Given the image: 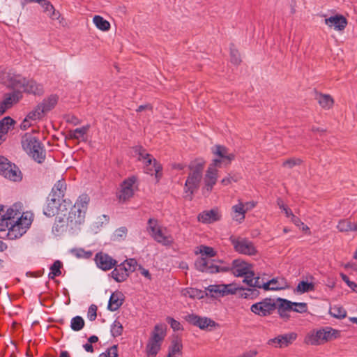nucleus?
<instances>
[{
  "mask_svg": "<svg viewBox=\"0 0 357 357\" xmlns=\"http://www.w3.org/2000/svg\"><path fill=\"white\" fill-rule=\"evenodd\" d=\"M196 268L202 272L208 273H225L231 271L236 277L252 276L253 272L252 264L242 260L234 259L231 264L224 261L208 260L204 257H201L195 261Z\"/></svg>",
  "mask_w": 357,
  "mask_h": 357,
  "instance_id": "1",
  "label": "nucleus"
},
{
  "mask_svg": "<svg viewBox=\"0 0 357 357\" xmlns=\"http://www.w3.org/2000/svg\"><path fill=\"white\" fill-rule=\"evenodd\" d=\"M0 82L14 90L22 89L24 92L41 96L45 91L43 84L33 79H26L20 75H16L4 68H0Z\"/></svg>",
  "mask_w": 357,
  "mask_h": 357,
  "instance_id": "2",
  "label": "nucleus"
},
{
  "mask_svg": "<svg viewBox=\"0 0 357 357\" xmlns=\"http://www.w3.org/2000/svg\"><path fill=\"white\" fill-rule=\"evenodd\" d=\"M205 165V160L198 158L191 162L189 165L190 173L185 182L184 194L185 198L191 201L193 195L199 188L200 183L203 177V170Z\"/></svg>",
  "mask_w": 357,
  "mask_h": 357,
  "instance_id": "3",
  "label": "nucleus"
},
{
  "mask_svg": "<svg viewBox=\"0 0 357 357\" xmlns=\"http://www.w3.org/2000/svg\"><path fill=\"white\" fill-rule=\"evenodd\" d=\"M89 202V197L86 194H82L77 198L73 206L70 208L66 222L69 226L70 230L78 228L85 219V214Z\"/></svg>",
  "mask_w": 357,
  "mask_h": 357,
  "instance_id": "4",
  "label": "nucleus"
},
{
  "mask_svg": "<svg viewBox=\"0 0 357 357\" xmlns=\"http://www.w3.org/2000/svg\"><path fill=\"white\" fill-rule=\"evenodd\" d=\"M147 224V231L154 241L165 247L173 245L174 239L172 235L166 227L160 226L156 219L149 218Z\"/></svg>",
  "mask_w": 357,
  "mask_h": 357,
  "instance_id": "5",
  "label": "nucleus"
},
{
  "mask_svg": "<svg viewBox=\"0 0 357 357\" xmlns=\"http://www.w3.org/2000/svg\"><path fill=\"white\" fill-rule=\"evenodd\" d=\"M166 328L164 324H158L154 326L146 347L147 357H155L160 351L166 336Z\"/></svg>",
  "mask_w": 357,
  "mask_h": 357,
  "instance_id": "6",
  "label": "nucleus"
},
{
  "mask_svg": "<svg viewBox=\"0 0 357 357\" xmlns=\"http://www.w3.org/2000/svg\"><path fill=\"white\" fill-rule=\"evenodd\" d=\"M22 146L24 151L38 163L44 162L46 156L45 150L36 137L26 136L22 140Z\"/></svg>",
  "mask_w": 357,
  "mask_h": 357,
  "instance_id": "7",
  "label": "nucleus"
},
{
  "mask_svg": "<svg viewBox=\"0 0 357 357\" xmlns=\"http://www.w3.org/2000/svg\"><path fill=\"white\" fill-rule=\"evenodd\" d=\"M337 331L331 327H324L318 330H312L307 333L304 342L309 345H321L335 338Z\"/></svg>",
  "mask_w": 357,
  "mask_h": 357,
  "instance_id": "8",
  "label": "nucleus"
},
{
  "mask_svg": "<svg viewBox=\"0 0 357 357\" xmlns=\"http://www.w3.org/2000/svg\"><path fill=\"white\" fill-rule=\"evenodd\" d=\"M31 216L29 213H22L17 220L12 222L7 232L8 238L15 240L22 236L31 224Z\"/></svg>",
  "mask_w": 357,
  "mask_h": 357,
  "instance_id": "9",
  "label": "nucleus"
},
{
  "mask_svg": "<svg viewBox=\"0 0 357 357\" xmlns=\"http://www.w3.org/2000/svg\"><path fill=\"white\" fill-rule=\"evenodd\" d=\"M58 101L59 96L56 94L48 96L27 114V117L33 121L41 119L45 114L55 107Z\"/></svg>",
  "mask_w": 357,
  "mask_h": 357,
  "instance_id": "10",
  "label": "nucleus"
},
{
  "mask_svg": "<svg viewBox=\"0 0 357 357\" xmlns=\"http://www.w3.org/2000/svg\"><path fill=\"white\" fill-rule=\"evenodd\" d=\"M71 206V202L68 199H63L62 202L60 200L56 199L51 197L47 200V204L43 209V213L47 217H53L56 213H61L63 216H66L65 211H68V207Z\"/></svg>",
  "mask_w": 357,
  "mask_h": 357,
  "instance_id": "11",
  "label": "nucleus"
},
{
  "mask_svg": "<svg viewBox=\"0 0 357 357\" xmlns=\"http://www.w3.org/2000/svg\"><path fill=\"white\" fill-rule=\"evenodd\" d=\"M229 241L234 250L240 254L255 255L257 253V249L253 243L246 238L231 236Z\"/></svg>",
  "mask_w": 357,
  "mask_h": 357,
  "instance_id": "12",
  "label": "nucleus"
},
{
  "mask_svg": "<svg viewBox=\"0 0 357 357\" xmlns=\"http://www.w3.org/2000/svg\"><path fill=\"white\" fill-rule=\"evenodd\" d=\"M239 288L235 284H211L206 288V295L212 297H223L235 294Z\"/></svg>",
  "mask_w": 357,
  "mask_h": 357,
  "instance_id": "13",
  "label": "nucleus"
},
{
  "mask_svg": "<svg viewBox=\"0 0 357 357\" xmlns=\"http://www.w3.org/2000/svg\"><path fill=\"white\" fill-rule=\"evenodd\" d=\"M136 181V177L132 176L125 179L121 183L119 190L116 195L120 202L124 203L132 197L136 188L135 185Z\"/></svg>",
  "mask_w": 357,
  "mask_h": 357,
  "instance_id": "14",
  "label": "nucleus"
},
{
  "mask_svg": "<svg viewBox=\"0 0 357 357\" xmlns=\"http://www.w3.org/2000/svg\"><path fill=\"white\" fill-rule=\"evenodd\" d=\"M220 167L221 160L219 159H213L212 163L208 167L204 178V189L206 191L211 192L215 185L218 176V171L216 167Z\"/></svg>",
  "mask_w": 357,
  "mask_h": 357,
  "instance_id": "15",
  "label": "nucleus"
},
{
  "mask_svg": "<svg viewBox=\"0 0 357 357\" xmlns=\"http://www.w3.org/2000/svg\"><path fill=\"white\" fill-rule=\"evenodd\" d=\"M276 308V303L273 299L264 298L260 302L254 303L250 307V311L256 315L266 317L272 314Z\"/></svg>",
  "mask_w": 357,
  "mask_h": 357,
  "instance_id": "16",
  "label": "nucleus"
},
{
  "mask_svg": "<svg viewBox=\"0 0 357 357\" xmlns=\"http://www.w3.org/2000/svg\"><path fill=\"white\" fill-rule=\"evenodd\" d=\"M244 283L248 284L250 287L263 288L265 290H279L284 289L283 286H272L270 284L273 283L274 280H268L264 282L260 277H255L254 271L252 272V276L248 275L243 279Z\"/></svg>",
  "mask_w": 357,
  "mask_h": 357,
  "instance_id": "17",
  "label": "nucleus"
},
{
  "mask_svg": "<svg viewBox=\"0 0 357 357\" xmlns=\"http://www.w3.org/2000/svg\"><path fill=\"white\" fill-rule=\"evenodd\" d=\"M185 320L190 324L199 327L202 330L208 327H214L218 325L213 320L206 317H200L195 314H190L185 316Z\"/></svg>",
  "mask_w": 357,
  "mask_h": 357,
  "instance_id": "18",
  "label": "nucleus"
},
{
  "mask_svg": "<svg viewBox=\"0 0 357 357\" xmlns=\"http://www.w3.org/2000/svg\"><path fill=\"white\" fill-rule=\"evenodd\" d=\"M94 261L97 267L105 271L111 270L117 263L114 258L103 252L96 253Z\"/></svg>",
  "mask_w": 357,
  "mask_h": 357,
  "instance_id": "19",
  "label": "nucleus"
},
{
  "mask_svg": "<svg viewBox=\"0 0 357 357\" xmlns=\"http://www.w3.org/2000/svg\"><path fill=\"white\" fill-rule=\"evenodd\" d=\"M297 337V334L294 332L278 335L274 338L270 339L267 344L276 348H283L291 344Z\"/></svg>",
  "mask_w": 357,
  "mask_h": 357,
  "instance_id": "20",
  "label": "nucleus"
},
{
  "mask_svg": "<svg viewBox=\"0 0 357 357\" xmlns=\"http://www.w3.org/2000/svg\"><path fill=\"white\" fill-rule=\"evenodd\" d=\"M222 218V213L218 208L215 207L210 210H205L197 215L199 222L203 224H212L220 221Z\"/></svg>",
  "mask_w": 357,
  "mask_h": 357,
  "instance_id": "21",
  "label": "nucleus"
},
{
  "mask_svg": "<svg viewBox=\"0 0 357 357\" xmlns=\"http://www.w3.org/2000/svg\"><path fill=\"white\" fill-rule=\"evenodd\" d=\"M324 22L329 28H333L336 31H342L347 25V19L341 15H335L326 18Z\"/></svg>",
  "mask_w": 357,
  "mask_h": 357,
  "instance_id": "22",
  "label": "nucleus"
},
{
  "mask_svg": "<svg viewBox=\"0 0 357 357\" xmlns=\"http://www.w3.org/2000/svg\"><path fill=\"white\" fill-rule=\"evenodd\" d=\"M22 95L19 91L5 95L3 100L0 102V116L3 115L6 111L10 109L14 103L17 102Z\"/></svg>",
  "mask_w": 357,
  "mask_h": 357,
  "instance_id": "23",
  "label": "nucleus"
},
{
  "mask_svg": "<svg viewBox=\"0 0 357 357\" xmlns=\"http://www.w3.org/2000/svg\"><path fill=\"white\" fill-rule=\"evenodd\" d=\"M66 190L67 185L66 181L63 178L59 179L53 185L50 196L63 201Z\"/></svg>",
  "mask_w": 357,
  "mask_h": 357,
  "instance_id": "24",
  "label": "nucleus"
},
{
  "mask_svg": "<svg viewBox=\"0 0 357 357\" xmlns=\"http://www.w3.org/2000/svg\"><path fill=\"white\" fill-rule=\"evenodd\" d=\"M212 153L221 160V163L225 160H227V164L230 163L235 158L233 153H229L227 149L221 145H215L212 148Z\"/></svg>",
  "mask_w": 357,
  "mask_h": 357,
  "instance_id": "25",
  "label": "nucleus"
},
{
  "mask_svg": "<svg viewBox=\"0 0 357 357\" xmlns=\"http://www.w3.org/2000/svg\"><path fill=\"white\" fill-rule=\"evenodd\" d=\"M1 176L14 182H20L22 179V173L15 163L12 165V167L6 168Z\"/></svg>",
  "mask_w": 357,
  "mask_h": 357,
  "instance_id": "26",
  "label": "nucleus"
},
{
  "mask_svg": "<svg viewBox=\"0 0 357 357\" xmlns=\"http://www.w3.org/2000/svg\"><path fill=\"white\" fill-rule=\"evenodd\" d=\"M124 301V296L120 291L113 292L109 299L107 309L112 312H114L119 309Z\"/></svg>",
  "mask_w": 357,
  "mask_h": 357,
  "instance_id": "27",
  "label": "nucleus"
},
{
  "mask_svg": "<svg viewBox=\"0 0 357 357\" xmlns=\"http://www.w3.org/2000/svg\"><path fill=\"white\" fill-rule=\"evenodd\" d=\"M110 275L117 282L126 281L130 275L126 271V268L123 267L121 264L114 267L113 271L110 273Z\"/></svg>",
  "mask_w": 357,
  "mask_h": 357,
  "instance_id": "28",
  "label": "nucleus"
},
{
  "mask_svg": "<svg viewBox=\"0 0 357 357\" xmlns=\"http://www.w3.org/2000/svg\"><path fill=\"white\" fill-rule=\"evenodd\" d=\"M135 152L138 155V160L142 161L144 165V168L153 165L154 158L151 155L146 153L142 146H136Z\"/></svg>",
  "mask_w": 357,
  "mask_h": 357,
  "instance_id": "29",
  "label": "nucleus"
},
{
  "mask_svg": "<svg viewBox=\"0 0 357 357\" xmlns=\"http://www.w3.org/2000/svg\"><path fill=\"white\" fill-rule=\"evenodd\" d=\"M233 212V219L238 222H241L245 216L246 209L245 205L242 202L235 204L231 208Z\"/></svg>",
  "mask_w": 357,
  "mask_h": 357,
  "instance_id": "30",
  "label": "nucleus"
},
{
  "mask_svg": "<svg viewBox=\"0 0 357 357\" xmlns=\"http://www.w3.org/2000/svg\"><path fill=\"white\" fill-rule=\"evenodd\" d=\"M337 229L340 232L355 231L357 230V222H351L348 219L340 220Z\"/></svg>",
  "mask_w": 357,
  "mask_h": 357,
  "instance_id": "31",
  "label": "nucleus"
},
{
  "mask_svg": "<svg viewBox=\"0 0 357 357\" xmlns=\"http://www.w3.org/2000/svg\"><path fill=\"white\" fill-rule=\"evenodd\" d=\"M69 229L63 218L56 217V221L52 227V232L54 235L59 236Z\"/></svg>",
  "mask_w": 357,
  "mask_h": 357,
  "instance_id": "32",
  "label": "nucleus"
},
{
  "mask_svg": "<svg viewBox=\"0 0 357 357\" xmlns=\"http://www.w3.org/2000/svg\"><path fill=\"white\" fill-rule=\"evenodd\" d=\"M40 6L43 8V11L46 13L52 20H56L59 17V13L55 10L54 7L50 1L45 0Z\"/></svg>",
  "mask_w": 357,
  "mask_h": 357,
  "instance_id": "33",
  "label": "nucleus"
},
{
  "mask_svg": "<svg viewBox=\"0 0 357 357\" xmlns=\"http://www.w3.org/2000/svg\"><path fill=\"white\" fill-rule=\"evenodd\" d=\"M316 100L321 107L330 109L333 105V99L330 95L319 93L316 96Z\"/></svg>",
  "mask_w": 357,
  "mask_h": 357,
  "instance_id": "34",
  "label": "nucleus"
},
{
  "mask_svg": "<svg viewBox=\"0 0 357 357\" xmlns=\"http://www.w3.org/2000/svg\"><path fill=\"white\" fill-rule=\"evenodd\" d=\"M15 121L10 116H6L0 121V136L2 137L8 133L10 128L14 125Z\"/></svg>",
  "mask_w": 357,
  "mask_h": 357,
  "instance_id": "35",
  "label": "nucleus"
},
{
  "mask_svg": "<svg viewBox=\"0 0 357 357\" xmlns=\"http://www.w3.org/2000/svg\"><path fill=\"white\" fill-rule=\"evenodd\" d=\"M22 213L17 208V205L8 208L5 214L2 216L7 219L8 221L14 222L15 220H17L18 217H20Z\"/></svg>",
  "mask_w": 357,
  "mask_h": 357,
  "instance_id": "36",
  "label": "nucleus"
},
{
  "mask_svg": "<svg viewBox=\"0 0 357 357\" xmlns=\"http://www.w3.org/2000/svg\"><path fill=\"white\" fill-rule=\"evenodd\" d=\"M182 296L190 298L200 299L204 297V292L196 288H185L181 290Z\"/></svg>",
  "mask_w": 357,
  "mask_h": 357,
  "instance_id": "37",
  "label": "nucleus"
},
{
  "mask_svg": "<svg viewBox=\"0 0 357 357\" xmlns=\"http://www.w3.org/2000/svg\"><path fill=\"white\" fill-rule=\"evenodd\" d=\"M89 128L90 126L86 125L80 128H77L75 130H70L68 132V136L70 139H79L84 137Z\"/></svg>",
  "mask_w": 357,
  "mask_h": 357,
  "instance_id": "38",
  "label": "nucleus"
},
{
  "mask_svg": "<svg viewBox=\"0 0 357 357\" xmlns=\"http://www.w3.org/2000/svg\"><path fill=\"white\" fill-rule=\"evenodd\" d=\"M93 22L96 26L101 31H108L110 28L109 22L100 15L94 16Z\"/></svg>",
  "mask_w": 357,
  "mask_h": 357,
  "instance_id": "39",
  "label": "nucleus"
},
{
  "mask_svg": "<svg viewBox=\"0 0 357 357\" xmlns=\"http://www.w3.org/2000/svg\"><path fill=\"white\" fill-rule=\"evenodd\" d=\"M314 290V284L312 282L302 280L296 286V291L298 294H304Z\"/></svg>",
  "mask_w": 357,
  "mask_h": 357,
  "instance_id": "40",
  "label": "nucleus"
},
{
  "mask_svg": "<svg viewBox=\"0 0 357 357\" xmlns=\"http://www.w3.org/2000/svg\"><path fill=\"white\" fill-rule=\"evenodd\" d=\"M62 263L59 260L55 261L53 264L50 266V271L48 274V277L50 279H54L56 277L61 275V268Z\"/></svg>",
  "mask_w": 357,
  "mask_h": 357,
  "instance_id": "41",
  "label": "nucleus"
},
{
  "mask_svg": "<svg viewBox=\"0 0 357 357\" xmlns=\"http://www.w3.org/2000/svg\"><path fill=\"white\" fill-rule=\"evenodd\" d=\"M70 252L78 259H89L93 255V252L91 250H85L83 248H73Z\"/></svg>",
  "mask_w": 357,
  "mask_h": 357,
  "instance_id": "42",
  "label": "nucleus"
},
{
  "mask_svg": "<svg viewBox=\"0 0 357 357\" xmlns=\"http://www.w3.org/2000/svg\"><path fill=\"white\" fill-rule=\"evenodd\" d=\"M329 312L332 317L337 319L344 318L347 314L346 310L342 307L337 305L331 306Z\"/></svg>",
  "mask_w": 357,
  "mask_h": 357,
  "instance_id": "43",
  "label": "nucleus"
},
{
  "mask_svg": "<svg viewBox=\"0 0 357 357\" xmlns=\"http://www.w3.org/2000/svg\"><path fill=\"white\" fill-rule=\"evenodd\" d=\"M84 326V320L81 316H75L71 319L70 328L74 331H79Z\"/></svg>",
  "mask_w": 357,
  "mask_h": 357,
  "instance_id": "44",
  "label": "nucleus"
},
{
  "mask_svg": "<svg viewBox=\"0 0 357 357\" xmlns=\"http://www.w3.org/2000/svg\"><path fill=\"white\" fill-rule=\"evenodd\" d=\"M181 349L182 344L181 342L178 340H174L172 342L170 347H169V351L175 357H177L176 355L180 356L181 355Z\"/></svg>",
  "mask_w": 357,
  "mask_h": 357,
  "instance_id": "45",
  "label": "nucleus"
},
{
  "mask_svg": "<svg viewBox=\"0 0 357 357\" xmlns=\"http://www.w3.org/2000/svg\"><path fill=\"white\" fill-rule=\"evenodd\" d=\"M161 170L162 166L157 162L156 160H153V165L144 168L145 173L150 175L155 174L156 178H158V174Z\"/></svg>",
  "mask_w": 357,
  "mask_h": 357,
  "instance_id": "46",
  "label": "nucleus"
},
{
  "mask_svg": "<svg viewBox=\"0 0 357 357\" xmlns=\"http://www.w3.org/2000/svg\"><path fill=\"white\" fill-rule=\"evenodd\" d=\"M121 266L126 268V271L129 273H132L136 269L137 262L135 259H128L121 263Z\"/></svg>",
  "mask_w": 357,
  "mask_h": 357,
  "instance_id": "47",
  "label": "nucleus"
},
{
  "mask_svg": "<svg viewBox=\"0 0 357 357\" xmlns=\"http://www.w3.org/2000/svg\"><path fill=\"white\" fill-rule=\"evenodd\" d=\"M110 332L114 337L121 335L123 332V326L121 322L115 320L111 325Z\"/></svg>",
  "mask_w": 357,
  "mask_h": 357,
  "instance_id": "48",
  "label": "nucleus"
},
{
  "mask_svg": "<svg viewBox=\"0 0 357 357\" xmlns=\"http://www.w3.org/2000/svg\"><path fill=\"white\" fill-rule=\"evenodd\" d=\"M278 307L280 308H282L283 310H286L287 311H292L294 302H291L289 300H287L285 298H278Z\"/></svg>",
  "mask_w": 357,
  "mask_h": 357,
  "instance_id": "49",
  "label": "nucleus"
},
{
  "mask_svg": "<svg viewBox=\"0 0 357 357\" xmlns=\"http://www.w3.org/2000/svg\"><path fill=\"white\" fill-rule=\"evenodd\" d=\"M198 252L200 253L202 256L205 255L209 257H214L216 255L215 251L211 247L202 245L198 247ZM197 253V252H196Z\"/></svg>",
  "mask_w": 357,
  "mask_h": 357,
  "instance_id": "50",
  "label": "nucleus"
},
{
  "mask_svg": "<svg viewBox=\"0 0 357 357\" xmlns=\"http://www.w3.org/2000/svg\"><path fill=\"white\" fill-rule=\"evenodd\" d=\"M13 164L6 157L0 155V174L2 175L4 171L6 170V168L12 167Z\"/></svg>",
  "mask_w": 357,
  "mask_h": 357,
  "instance_id": "51",
  "label": "nucleus"
},
{
  "mask_svg": "<svg viewBox=\"0 0 357 357\" xmlns=\"http://www.w3.org/2000/svg\"><path fill=\"white\" fill-rule=\"evenodd\" d=\"M277 204L278 207L284 213L285 215L287 218H289L291 215H292L293 213L291 210L284 204L281 198H278L277 199Z\"/></svg>",
  "mask_w": 357,
  "mask_h": 357,
  "instance_id": "52",
  "label": "nucleus"
},
{
  "mask_svg": "<svg viewBox=\"0 0 357 357\" xmlns=\"http://www.w3.org/2000/svg\"><path fill=\"white\" fill-rule=\"evenodd\" d=\"M166 319H167V321L168 322V324L170 325L171 328L174 331H180V330L183 329L181 323L178 321H176V319H174V318L167 317Z\"/></svg>",
  "mask_w": 357,
  "mask_h": 357,
  "instance_id": "53",
  "label": "nucleus"
},
{
  "mask_svg": "<svg viewBox=\"0 0 357 357\" xmlns=\"http://www.w3.org/2000/svg\"><path fill=\"white\" fill-rule=\"evenodd\" d=\"M302 160L300 158H290L283 162L282 165L289 169L294 167L296 165H298L301 163Z\"/></svg>",
  "mask_w": 357,
  "mask_h": 357,
  "instance_id": "54",
  "label": "nucleus"
},
{
  "mask_svg": "<svg viewBox=\"0 0 357 357\" xmlns=\"http://www.w3.org/2000/svg\"><path fill=\"white\" fill-rule=\"evenodd\" d=\"M294 303L295 304H294L292 311L298 312V313H303V312H307V303H296V302H294Z\"/></svg>",
  "mask_w": 357,
  "mask_h": 357,
  "instance_id": "55",
  "label": "nucleus"
},
{
  "mask_svg": "<svg viewBox=\"0 0 357 357\" xmlns=\"http://www.w3.org/2000/svg\"><path fill=\"white\" fill-rule=\"evenodd\" d=\"M231 62L235 65H238L241 63V56L238 50L231 49L230 51Z\"/></svg>",
  "mask_w": 357,
  "mask_h": 357,
  "instance_id": "56",
  "label": "nucleus"
},
{
  "mask_svg": "<svg viewBox=\"0 0 357 357\" xmlns=\"http://www.w3.org/2000/svg\"><path fill=\"white\" fill-rule=\"evenodd\" d=\"M97 317V306L92 304L89 306L87 312V317L90 321H94Z\"/></svg>",
  "mask_w": 357,
  "mask_h": 357,
  "instance_id": "57",
  "label": "nucleus"
},
{
  "mask_svg": "<svg viewBox=\"0 0 357 357\" xmlns=\"http://www.w3.org/2000/svg\"><path fill=\"white\" fill-rule=\"evenodd\" d=\"M106 357H118V347L117 345H113L104 352Z\"/></svg>",
  "mask_w": 357,
  "mask_h": 357,
  "instance_id": "58",
  "label": "nucleus"
},
{
  "mask_svg": "<svg viewBox=\"0 0 357 357\" xmlns=\"http://www.w3.org/2000/svg\"><path fill=\"white\" fill-rule=\"evenodd\" d=\"M238 179V177L236 176H231V174H229L225 178H222L221 180V183L224 185H227L232 182H237Z\"/></svg>",
  "mask_w": 357,
  "mask_h": 357,
  "instance_id": "59",
  "label": "nucleus"
},
{
  "mask_svg": "<svg viewBox=\"0 0 357 357\" xmlns=\"http://www.w3.org/2000/svg\"><path fill=\"white\" fill-rule=\"evenodd\" d=\"M11 224L12 222L8 221L7 219L2 216L1 219H0V231H8Z\"/></svg>",
  "mask_w": 357,
  "mask_h": 357,
  "instance_id": "60",
  "label": "nucleus"
},
{
  "mask_svg": "<svg viewBox=\"0 0 357 357\" xmlns=\"http://www.w3.org/2000/svg\"><path fill=\"white\" fill-rule=\"evenodd\" d=\"M341 278L342 280L351 289L354 290L357 287V284L349 280L347 275L344 273H340Z\"/></svg>",
  "mask_w": 357,
  "mask_h": 357,
  "instance_id": "61",
  "label": "nucleus"
},
{
  "mask_svg": "<svg viewBox=\"0 0 357 357\" xmlns=\"http://www.w3.org/2000/svg\"><path fill=\"white\" fill-rule=\"evenodd\" d=\"M127 229L125 227H121L117 229H116L114 232V236L116 238H124L126 236L127 234Z\"/></svg>",
  "mask_w": 357,
  "mask_h": 357,
  "instance_id": "62",
  "label": "nucleus"
},
{
  "mask_svg": "<svg viewBox=\"0 0 357 357\" xmlns=\"http://www.w3.org/2000/svg\"><path fill=\"white\" fill-rule=\"evenodd\" d=\"M278 314L280 316V317L285 319H288L289 318V311L283 310V309L278 307Z\"/></svg>",
  "mask_w": 357,
  "mask_h": 357,
  "instance_id": "63",
  "label": "nucleus"
},
{
  "mask_svg": "<svg viewBox=\"0 0 357 357\" xmlns=\"http://www.w3.org/2000/svg\"><path fill=\"white\" fill-rule=\"evenodd\" d=\"M291 220V221L296 225V226H301V225H303V222L300 220V218H298V217H296L294 213L292 214V215H291L289 217Z\"/></svg>",
  "mask_w": 357,
  "mask_h": 357,
  "instance_id": "64",
  "label": "nucleus"
}]
</instances>
